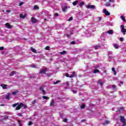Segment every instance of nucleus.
Listing matches in <instances>:
<instances>
[{
	"label": "nucleus",
	"mask_w": 126,
	"mask_h": 126,
	"mask_svg": "<svg viewBox=\"0 0 126 126\" xmlns=\"http://www.w3.org/2000/svg\"><path fill=\"white\" fill-rule=\"evenodd\" d=\"M21 107H24L25 109H26L27 108V105H24V104L22 103H20L16 108V110L18 111V110H20L21 108Z\"/></svg>",
	"instance_id": "1"
},
{
	"label": "nucleus",
	"mask_w": 126,
	"mask_h": 126,
	"mask_svg": "<svg viewBox=\"0 0 126 126\" xmlns=\"http://www.w3.org/2000/svg\"><path fill=\"white\" fill-rule=\"evenodd\" d=\"M120 121L123 123L122 126H126V120L125 119V117L124 116H120Z\"/></svg>",
	"instance_id": "2"
},
{
	"label": "nucleus",
	"mask_w": 126,
	"mask_h": 126,
	"mask_svg": "<svg viewBox=\"0 0 126 126\" xmlns=\"http://www.w3.org/2000/svg\"><path fill=\"white\" fill-rule=\"evenodd\" d=\"M121 29L122 33H123L124 35H126V29L125 28V26L121 25Z\"/></svg>",
	"instance_id": "3"
},
{
	"label": "nucleus",
	"mask_w": 126,
	"mask_h": 126,
	"mask_svg": "<svg viewBox=\"0 0 126 126\" xmlns=\"http://www.w3.org/2000/svg\"><path fill=\"white\" fill-rule=\"evenodd\" d=\"M39 90L41 91L42 94H43V95L46 94V91L44 90V88L43 87H40Z\"/></svg>",
	"instance_id": "4"
},
{
	"label": "nucleus",
	"mask_w": 126,
	"mask_h": 126,
	"mask_svg": "<svg viewBox=\"0 0 126 126\" xmlns=\"http://www.w3.org/2000/svg\"><path fill=\"white\" fill-rule=\"evenodd\" d=\"M87 8L95 9V5H88L87 6Z\"/></svg>",
	"instance_id": "5"
},
{
	"label": "nucleus",
	"mask_w": 126,
	"mask_h": 126,
	"mask_svg": "<svg viewBox=\"0 0 126 126\" xmlns=\"http://www.w3.org/2000/svg\"><path fill=\"white\" fill-rule=\"evenodd\" d=\"M31 21L32 22V23H37V22L38 21L37 19H36L35 18L33 17H32Z\"/></svg>",
	"instance_id": "6"
},
{
	"label": "nucleus",
	"mask_w": 126,
	"mask_h": 126,
	"mask_svg": "<svg viewBox=\"0 0 126 126\" xmlns=\"http://www.w3.org/2000/svg\"><path fill=\"white\" fill-rule=\"evenodd\" d=\"M103 13L105 14V15L107 16H109L110 15V14H111L110 12H109V11H108V10H106V9L103 10Z\"/></svg>",
	"instance_id": "7"
},
{
	"label": "nucleus",
	"mask_w": 126,
	"mask_h": 126,
	"mask_svg": "<svg viewBox=\"0 0 126 126\" xmlns=\"http://www.w3.org/2000/svg\"><path fill=\"white\" fill-rule=\"evenodd\" d=\"M5 25L8 29H11L12 28V26L10 25L8 23H6Z\"/></svg>",
	"instance_id": "8"
},
{
	"label": "nucleus",
	"mask_w": 126,
	"mask_h": 126,
	"mask_svg": "<svg viewBox=\"0 0 126 126\" xmlns=\"http://www.w3.org/2000/svg\"><path fill=\"white\" fill-rule=\"evenodd\" d=\"M46 71H47V68H44V69H41L40 70V73H45Z\"/></svg>",
	"instance_id": "9"
},
{
	"label": "nucleus",
	"mask_w": 126,
	"mask_h": 126,
	"mask_svg": "<svg viewBox=\"0 0 126 126\" xmlns=\"http://www.w3.org/2000/svg\"><path fill=\"white\" fill-rule=\"evenodd\" d=\"M97 83H98V84H99L100 85V86H102L103 84L104 83V81H102V80H99L97 82Z\"/></svg>",
	"instance_id": "10"
},
{
	"label": "nucleus",
	"mask_w": 126,
	"mask_h": 126,
	"mask_svg": "<svg viewBox=\"0 0 126 126\" xmlns=\"http://www.w3.org/2000/svg\"><path fill=\"white\" fill-rule=\"evenodd\" d=\"M26 16H27L26 14H25L24 15H23V14H21L20 15V17L21 18H22V19H24V18H25V17H26Z\"/></svg>",
	"instance_id": "11"
},
{
	"label": "nucleus",
	"mask_w": 126,
	"mask_h": 126,
	"mask_svg": "<svg viewBox=\"0 0 126 126\" xmlns=\"http://www.w3.org/2000/svg\"><path fill=\"white\" fill-rule=\"evenodd\" d=\"M50 106H55V99H52L50 102Z\"/></svg>",
	"instance_id": "12"
},
{
	"label": "nucleus",
	"mask_w": 126,
	"mask_h": 126,
	"mask_svg": "<svg viewBox=\"0 0 126 126\" xmlns=\"http://www.w3.org/2000/svg\"><path fill=\"white\" fill-rule=\"evenodd\" d=\"M105 5H106V6H111V7H113V6H114V4L111 5V3L110 2H107L105 4Z\"/></svg>",
	"instance_id": "13"
},
{
	"label": "nucleus",
	"mask_w": 126,
	"mask_h": 126,
	"mask_svg": "<svg viewBox=\"0 0 126 126\" xmlns=\"http://www.w3.org/2000/svg\"><path fill=\"white\" fill-rule=\"evenodd\" d=\"M10 98V94L9 93H7L6 95L5 98L7 100H9Z\"/></svg>",
	"instance_id": "14"
},
{
	"label": "nucleus",
	"mask_w": 126,
	"mask_h": 126,
	"mask_svg": "<svg viewBox=\"0 0 126 126\" xmlns=\"http://www.w3.org/2000/svg\"><path fill=\"white\" fill-rule=\"evenodd\" d=\"M66 10H67V7L66 6H64V7H63V12H65Z\"/></svg>",
	"instance_id": "15"
},
{
	"label": "nucleus",
	"mask_w": 126,
	"mask_h": 126,
	"mask_svg": "<svg viewBox=\"0 0 126 126\" xmlns=\"http://www.w3.org/2000/svg\"><path fill=\"white\" fill-rule=\"evenodd\" d=\"M0 86L3 88V89H6V87L7 85L5 84H1Z\"/></svg>",
	"instance_id": "16"
},
{
	"label": "nucleus",
	"mask_w": 126,
	"mask_h": 126,
	"mask_svg": "<svg viewBox=\"0 0 126 126\" xmlns=\"http://www.w3.org/2000/svg\"><path fill=\"white\" fill-rule=\"evenodd\" d=\"M79 2V1H78V0H76V1H75L72 3V4L73 5H76L77 3H78Z\"/></svg>",
	"instance_id": "17"
},
{
	"label": "nucleus",
	"mask_w": 126,
	"mask_h": 126,
	"mask_svg": "<svg viewBox=\"0 0 126 126\" xmlns=\"http://www.w3.org/2000/svg\"><path fill=\"white\" fill-rule=\"evenodd\" d=\"M33 9H34V10H38V9H39V6H38V5H35L34 6Z\"/></svg>",
	"instance_id": "18"
},
{
	"label": "nucleus",
	"mask_w": 126,
	"mask_h": 126,
	"mask_svg": "<svg viewBox=\"0 0 126 126\" xmlns=\"http://www.w3.org/2000/svg\"><path fill=\"white\" fill-rule=\"evenodd\" d=\"M42 98L45 100H49V99H50V97H49V96H46L45 95L42 96Z\"/></svg>",
	"instance_id": "19"
},
{
	"label": "nucleus",
	"mask_w": 126,
	"mask_h": 126,
	"mask_svg": "<svg viewBox=\"0 0 126 126\" xmlns=\"http://www.w3.org/2000/svg\"><path fill=\"white\" fill-rule=\"evenodd\" d=\"M74 76H76V75H75V72H73L72 73V75L71 76H69L70 78H72V77H74Z\"/></svg>",
	"instance_id": "20"
},
{
	"label": "nucleus",
	"mask_w": 126,
	"mask_h": 126,
	"mask_svg": "<svg viewBox=\"0 0 126 126\" xmlns=\"http://www.w3.org/2000/svg\"><path fill=\"white\" fill-rule=\"evenodd\" d=\"M113 47H114L115 49H119V45L117 44H113Z\"/></svg>",
	"instance_id": "21"
},
{
	"label": "nucleus",
	"mask_w": 126,
	"mask_h": 126,
	"mask_svg": "<svg viewBox=\"0 0 126 126\" xmlns=\"http://www.w3.org/2000/svg\"><path fill=\"white\" fill-rule=\"evenodd\" d=\"M112 70L113 71L114 75H116V74H117V71H115V68H112Z\"/></svg>",
	"instance_id": "22"
},
{
	"label": "nucleus",
	"mask_w": 126,
	"mask_h": 126,
	"mask_svg": "<svg viewBox=\"0 0 126 126\" xmlns=\"http://www.w3.org/2000/svg\"><path fill=\"white\" fill-rule=\"evenodd\" d=\"M107 33L110 34H113L114 33V32L112 30H109L107 32Z\"/></svg>",
	"instance_id": "23"
},
{
	"label": "nucleus",
	"mask_w": 126,
	"mask_h": 126,
	"mask_svg": "<svg viewBox=\"0 0 126 126\" xmlns=\"http://www.w3.org/2000/svg\"><path fill=\"white\" fill-rule=\"evenodd\" d=\"M100 47H101V46H100V45H95V46H94V49H95V50H98V49H99Z\"/></svg>",
	"instance_id": "24"
},
{
	"label": "nucleus",
	"mask_w": 126,
	"mask_h": 126,
	"mask_svg": "<svg viewBox=\"0 0 126 126\" xmlns=\"http://www.w3.org/2000/svg\"><path fill=\"white\" fill-rule=\"evenodd\" d=\"M65 54H66V51H65L64 50L60 52V55H65Z\"/></svg>",
	"instance_id": "25"
},
{
	"label": "nucleus",
	"mask_w": 126,
	"mask_h": 126,
	"mask_svg": "<svg viewBox=\"0 0 126 126\" xmlns=\"http://www.w3.org/2000/svg\"><path fill=\"white\" fill-rule=\"evenodd\" d=\"M31 51H32L33 53H36V50L33 47H31Z\"/></svg>",
	"instance_id": "26"
},
{
	"label": "nucleus",
	"mask_w": 126,
	"mask_h": 126,
	"mask_svg": "<svg viewBox=\"0 0 126 126\" xmlns=\"http://www.w3.org/2000/svg\"><path fill=\"white\" fill-rule=\"evenodd\" d=\"M98 72H99V70L98 69H95L94 71V73H97Z\"/></svg>",
	"instance_id": "27"
},
{
	"label": "nucleus",
	"mask_w": 126,
	"mask_h": 126,
	"mask_svg": "<svg viewBox=\"0 0 126 126\" xmlns=\"http://www.w3.org/2000/svg\"><path fill=\"white\" fill-rule=\"evenodd\" d=\"M84 4H85L84 2H81L79 4V6H80V7H81V6H82L83 5H84Z\"/></svg>",
	"instance_id": "28"
},
{
	"label": "nucleus",
	"mask_w": 126,
	"mask_h": 126,
	"mask_svg": "<svg viewBox=\"0 0 126 126\" xmlns=\"http://www.w3.org/2000/svg\"><path fill=\"white\" fill-rule=\"evenodd\" d=\"M121 18L123 20V21L126 22V19H125V17H124V16H121Z\"/></svg>",
	"instance_id": "29"
},
{
	"label": "nucleus",
	"mask_w": 126,
	"mask_h": 126,
	"mask_svg": "<svg viewBox=\"0 0 126 126\" xmlns=\"http://www.w3.org/2000/svg\"><path fill=\"white\" fill-rule=\"evenodd\" d=\"M15 73H16V72L15 71H13L11 72V73L10 74V76H12V75H14V74H15Z\"/></svg>",
	"instance_id": "30"
},
{
	"label": "nucleus",
	"mask_w": 126,
	"mask_h": 126,
	"mask_svg": "<svg viewBox=\"0 0 126 126\" xmlns=\"http://www.w3.org/2000/svg\"><path fill=\"white\" fill-rule=\"evenodd\" d=\"M18 123L19 124V126H22V125H21V121L20 120H18Z\"/></svg>",
	"instance_id": "31"
},
{
	"label": "nucleus",
	"mask_w": 126,
	"mask_h": 126,
	"mask_svg": "<svg viewBox=\"0 0 126 126\" xmlns=\"http://www.w3.org/2000/svg\"><path fill=\"white\" fill-rule=\"evenodd\" d=\"M84 108H85V105H84V104H83L81 106V109H84Z\"/></svg>",
	"instance_id": "32"
},
{
	"label": "nucleus",
	"mask_w": 126,
	"mask_h": 126,
	"mask_svg": "<svg viewBox=\"0 0 126 126\" xmlns=\"http://www.w3.org/2000/svg\"><path fill=\"white\" fill-rule=\"evenodd\" d=\"M45 49L47 51H49V50H50V47L49 46H46L45 48Z\"/></svg>",
	"instance_id": "33"
},
{
	"label": "nucleus",
	"mask_w": 126,
	"mask_h": 126,
	"mask_svg": "<svg viewBox=\"0 0 126 126\" xmlns=\"http://www.w3.org/2000/svg\"><path fill=\"white\" fill-rule=\"evenodd\" d=\"M73 19V18H72V17H70L68 20V21H71Z\"/></svg>",
	"instance_id": "34"
},
{
	"label": "nucleus",
	"mask_w": 126,
	"mask_h": 126,
	"mask_svg": "<svg viewBox=\"0 0 126 126\" xmlns=\"http://www.w3.org/2000/svg\"><path fill=\"white\" fill-rule=\"evenodd\" d=\"M17 105H18V103H15V104H13V107H14V108H15V107H16V106H17Z\"/></svg>",
	"instance_id": "35"
},
{
	"label": "nucleus",
	"mask_w": 126,
	"mask_h": 126,
	"mask_svg": "<svg viewBox=\"0 0 126 126\" xmlns=\"http://www.w3.org/2000/svg\"><path fill=\"white\" fill-rule=\"evenodd\" d=\"M114 1H115V0H109V2H112V3H114Z\"/></svg>",
	"instance_id": "36"
},
{
	"label": "nucleus",
	"mask_w": 126,
	"mask_h": 126,
	"mask_svg": "<svg viewBox=\"0 0 126 126\" xmlns=\"http://www.w3.org/2000/svg\"><path fill=\"white\" fill-rule=\"evenodd\" d=\"M16 94H17V91L13 92L12 93L13 95H16Z\"/></svg>",
	"instance_id": "37"
},
{
	"label": "nucleus",
	"mask_w": 126,
	"mask_h": 126,
	"mask_svg": "<svg viewBox=\"0 0 126 126\" xmlns=\"http://www.w3.org/2000/svg\"><path fill=\"white\" fill-rule=\"evenodd\" d=\"M31 67H33L34 68H36V66L35 65H31Z\"/></svg>",
	"instance_id": "38"
},
{
	"label": "nucleus",
	"mask_w": 126,
	"mask_h": 126,
	"mask_svg": "<svg viewBox=\"0 0 126 126\" xmlns=\"http://www.w3.org/2000/svg\"><path fill=\"white\" fill-rule=\"evenodd\" d=\"M71 91L74 93V94H76V91L72 90Z\"/></svg>",
	"instance_id": "39"
},
{
	"label": "nucleus",
	"mask_w": 126,
	"mask_h": 126,
	"mask_svg": "<svg viewBox=\"0 0 126 126\" xmlns=\"http://www.w3.org/2000/svg\"><path fill=\"white\" fill-rule=\"evenodd\" d=\"M104 124H110V122H109L108 120H106Z\"/></svg>",
	"instance_id": "40"
},
{
	"label": "nucleus",
	"mask_w": 126,
	"mask_h": 126,
	"mask_svg": "<svg viewBox=\"0 0 126 126\" xmlns=\"http://www.w3.org/2000/svg\"><path fill=\"white\" fill-rule=\"evenodd\" d=\"M60 81H57L56 82H54V84H58V83H60Z\"/></svg>",
	"instance_id": "41"
},
{
	"label": "nucleus",
	"mask_w": 126,
	"mask_h": 126,
	"mask_svg": "<svg viewBox=\"0 0 126 126\" xmlns=\"http://www.w3.org/2000/svg\"><path fill=\"white\" fill-rule=\"evenodd\" d=\"M63 122H64V123H66L67 122V119H64L63 120Z\"/></svg>",
	"instance_id": "42"
},
{
	"label": "nucleus",
	"mask_w": 126,
	"mask_h": 126,
	"mask_svg": "<svg viewBox=\"0 0 126 126\" xmlns=\"http://www.w3.org/2000/svg\"><path fill=\"white\" fill-rule=\"evenodd\" d=\"M23 3H24L23 2H20V3H19L20 6H21V5H23Z\"/></svg>",
	"instance_id": "43"
},
{
	"label": "nucleus",
	"mask_w": 126,
	"mask_h": 126,
	"mask_svg": "<svg viewBox=\"0 0 126 126\" xmlns=\"http://www.w3.org/2000/svg\"><path fill=\"white\" fill-rule=\"evenodd\" d=\"M71 45H74L75 44V42L72 41V42H71Z\"/></svg>",
	"instance_id": "44"
},
{
	"label": "nucleus",
	"mask_w": 126,
	"mask_h": 126,
	"mask_svg": "<svg viewBox=\"0 0 126 126\" xmlns=\"http://www.w3.org/2000/svg\"><path fill=\"white\" fill-rule=\"evenodd\" d=\"M29 126H32V122H29Z\"/></svg>",
	"instance_id": "45"
},
{
	"label": "nucleus",
	"mask_w": 126,
	"mask_h": 126,
	"mask_svg": "<svg viewBox=\"0 0 126 126\" xmlns=\"http://www.w3.org/2000/svg\"><path fill=\"white\" fill-rule=\"evenodd\" d=\"M101 20H102V18H101V17H98V21H101Z\"/></svg>",
	"instance_id": "46"
},
{
	"label": "nucleus",
	"mask_w": 126,
	"mask_h": 126,
	"mask_svg": "<svg viewBox=\"0 0 126 126\" xmlns=\"http://www.w3.org/2000/svg\"><path fill=\"white\" fill-rule=\"evenodd\" d=\"M120 41H121V42H123V41H124V38L121 37V38H120Z\"/></svg>",
	"instance_id": "47"
},
{
	"label": "nucleus",
	"mask_w": 126,
	"mask_h": 126,
	"mask_svg": "<svg viewBox=\"0 0 126 126\" xmlns=\"http://www.w3.org/2000/svg\"><path fill=\"white\" fill-rule=\"evenodd\" d=\"M54 16H59V14L58 13H55V14H54Z\"/></svg>",
	"instance_id": "48"
},
{
	"label": "nucleus",
	"mask_w": 126,
	"mask_h": 126,
	"mask_svg": "<svg viewBox=\"0 0 126 126\" xmlns=\"http://www.w3.org/2000/svg\"><path fill=\"white\" fill-rule=\"evenodd\" d=\"M32 103L33 104H35V103H36V100H33Z\"/></svg>",
	"instance_id": "49"
},
{
	"label": "nucleus",
	"mask_w": 126,
	"mask_h": 126,
	"mask_svg": "<svg viewBox=\"0 0 126 126\" xmlns=\"http://www.w3.org/2000/svg\"><path fill=\"white\" fill-rule=\"evenodd\" d=\"M112 88H113V89H116V86L115 85H113L112 86Z\"/></svg>",
	"instance_id": "50"
},
{
	"label": "nucleus",
	"mask_w": 126,
	"mask_h": 126,
	"mask_svg": "<svg viewBox=\"0 0 126 126\" xmlns=\"http://www.w3.org/2000/svg\"><path fill=\"white\" fill-rule=\"evenodd\" d=\"M0 50L1 51L3 50V47H0Z\"/></svg>",
	"instance_id": "51"
},
{
	"label": "nucleus",
	"mask_w": 126,
	"mask_h": 126,
	"mask_svg": "<svg viewBox=\"0 0 126 126\" xmlns=\"http://www.w3.org/2000/svg\"><path fill=\"white\" fill-rule=\"evenodd\" d=\"M124 109H125V108H124V107L120 108V109L122 110V111H124Z\"/></svg>",
	"instance_id": "52"
},
{
	"label": "nucleus",
	"mask_w": 126,
	"mask_h": 126,
	"mask_svg": "<svg viewBox=\"0 0 126 126\" xmlns=\"http://www.w3.org/2000/svg\"><path fill=\"white\" fill-rule=\"evenodd\" d=\"M65 76H66L67 77H69V76L68 75V74L66 73L65 74Z\"/></svg>",
	"instance_id": "53"
},
{
	"label": "nucleus",
	"mask_w": 126,
	"mask_h": 126,
	"mask_svg": "<svg viewBox=\"0 0 126 126\" xmlns=\"http://www.w3.org/2000/svg\"><path fill=\"white\" fill-rule=\"evenodd\" d=\"M83 122H85V120L83 119V120L81 121V122H82V123H83Z\"/></svg>",
	"instance_id": "54"
},
{
	"label": "nucleus",
	"mask_w": 126,
	"mask_h": 126,
	"mask_svg": "<svg viewBox=\"0 0 126 126\" xmlns=\"http://www.w3.org/2000/svg\"><path fill=\"white\" fill-rule=\"evenodd\" d=\"M6 12L9 13V12H10V10H7Z\"/></svg>",
	"instance_id": "55"
},
{
	"label": "nucleus",
	"mask_w": 126,
	"mask_h": 126,
	"mask_svg": "<svg viewBox=\"0 0 126 126\" xmlns=\"http://www.w3.org/2000/svg\"><path fill=\"white\" fill-rule=\"evenodd\" d=\"M66 85H67V86H68V82H66Z\"/></svg>",
	"instance_id": "56"
},
{
	"label": "nucleus",
	"mask_w": 126,
	"mask_h": 126,
	"mask_svg": "<svg viewBox=\"0 0 126 126\" xmlns=\"http://www.w3.org/2000/svg\"><path fill=\"white\" fill-rule=\"evenodd\" d=\"M69 35H70V34H67V37H69Z\"/></svg>",
	"instance_id": "57"
},
{
	"label": "nucleus",
	"mask_w": 126,
	"mask_h": 126,
	"mask_svg": "<svg viewBox=\"0 0 126 126\" xmlns=\"http://www.w3.org/2000/svg\"><path fill=\"white\" fill-rule=\"evenodd\" d=\"M6 119H7V117L5 118H4V120H6Z\"/></svg>",
	"instance_id": "58"
},
{
	"label": "nucleus",
	"mask_w": 126,
	"mask_h": 126,
	"mask_svg": "<svg viewBox=\"0 0 126 126\" xmlns=\"http://www.w3.org/2000/svg\"><path fill=\"white\" fill-rule=\"evenodd\" d=\"M19 116H21V114H19Z\"/></svg>",
	"instance_id": "59"
},
{
	"label": "nucleus",
	"mask_w": 126,
	"mask_h": 126,
	"mask_svg": "<svg viewBox=\"0 0 126 126\" xmlns=\"http://www.w3.org/2000/svg\"><path fill=\"white\" fill-rule=\"evenodd\" d=\"M44 20H47V19H45Z\"/></svg>",
	"instance_id": "60"
},
{
	"label": "nucleus",
	"mask_w": 126,
	"mask_h": 126,
	"mask_svg": "<svg viewBox=\"0 0 126 126\" xmlns=\"http://www.w3.org/2000/svg\"><path fill=\"white\" fill-rule=\"evenodd\" d=\"M1 106H3V104L1 105Z\"/></svg>",
	"instance_id": "61"
},
{
	"label": "nucleus",
	"mask_w": 126,
	"mask_h": 126,
	"mask_svg": "<svg viewBox=\"0 0 126 126\" xmlns=\"http://www.w3.org/2000/svg\"><path fill=\"white\" fill-rule=\"evenodd\" d=\"M121 83H123V82H121Z\"/></svg>",
	"instance_id": "62"
},
{
	"label": "nucleus",
	"mask_w": 126,
	"mask_h": 126,
	"mask_svg": "<svg viewBox=\"0 0 126 126\" xmlns=\"http://www.w3.org/2000/svg\"><path fill=\"white\" fill-rule=\"evenodd\" d=\"M68 0L70 1L71 0Z\"/></svg>",
	"instance_id": "63"
}]
</instances>
